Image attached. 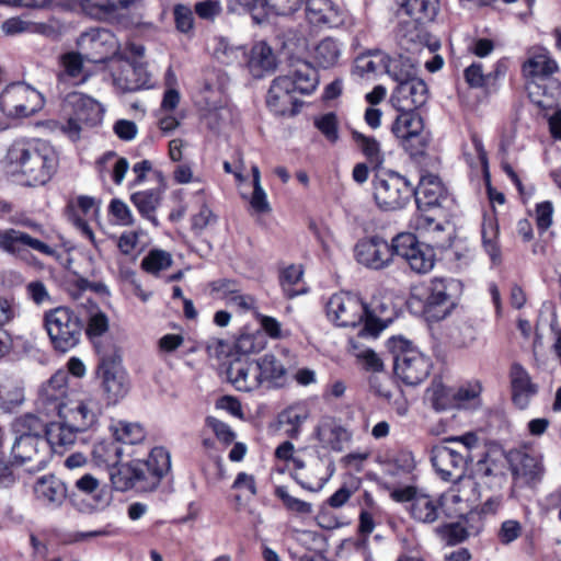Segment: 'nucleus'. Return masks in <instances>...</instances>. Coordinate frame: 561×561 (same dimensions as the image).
Masks as SVG:
<instances>
[{
    "instance_id": "f257e3e1",
    "label": "nucleus",
    "mask_w": 561,
    "mask_h": 561,
    "mask_svg": "<svg viewBox=\"0 0 561 561\" xmlns=\"http://www.w3.org/2000/svg\"><path fill=\"white\" fill-rule=\"evenodd\" d=\"M5 167L24 185H45L58 169V154L47 140L19 138L7 150Z\"/></svg>"
},
{
    "instance_id": "f03ea898",
    "label": "nucleus",
    "mask_w": 561,
    "mask_h": 561,
    "mask_svg": "<svg viewBox=\"0 0 561 561\" xmlns=\"http://www.w3.org/2000/svg\"><path fill=\"white\" fill-rule=\"evenodd\" d=\"M327 316L334 324L343 328H355L363 323L360 336L376 337L385 328L363 300L351 293L340 291L330 297L325 305Z\"/></svg>"
},
{
    "instance_id": "7ed1b4c3",
    "label": "nucleus",
    "mask_w": 561,
    "mask_h": 561,
    "mask_svg": "<svg viewBox=\"0 0 561 561\" xmlns=\"http://www.w3.org/2000/svg\"><path fill=\"white\" fill-rule=\"evenodd\" d=\"M387 347L393 356L394 374L405 385L416 386L430 375L431 359L403 336H392Z\"/></svg>"
},
{
    "instance_id": "20e7f679",
    "label": "nucleus",
    "mask_w": 561,
    "mask_h": 561,
    "mask_svg": "<svg viewBox=\"0 0 561 561\" xmlns=\"http://www.w3.org/2000/svg\"><path fill=\"white\" fill-rule=\"evenodd\" d=\"M62 112L67 116V122L61 126V130L69 139L77 141L84 128L101 123L104 110L91 96L80 92H71L67 94L62 102Z\"/></svg>"
},
{
    "instance_id": "39448f33",
    "label": "nucleus",
    "mask_w": 561,
    "mask_h": 561,
    "mask_svg": "<svg viewBox=\"0 0 561 561\" xmlns=\"http://www.w3.org/2000/svg\"><path fill=\"white\" fill-rule=\"evenodd\" d=\"M44 321L50 342L56 351L66 353L79 344L83 323L69 308L58 307L46 312Z\"/></svg>"
},
{
    "instance_id": "423d86ee",
    "label": "nucleus",
    "mask_w": 561,
    "mask_h": 561,
    "mask_svg": "<svg viewBox=\"0 0 561 561\" xmlns=\"http://www.w3.org/2000/svg\"><path fill=\"white\" fill-rule=\"evenodd\" d=\"M462 284L455 278L434 277L426 287L423 311L428 319H445L458 305Z\"/></svg>"
},
{
    "instance_id": "0eeeda50",
    "label": "nucleus",
    "mask_w": 561,
    "mask_h": 561,
    "mask_svg": "<svg viewBox=\"0 0 561 561\" xmlns=\"http://www.w3.org/2000/svg\"><path fill=\"white\" fill-rule=\"evenodd\" d=\"M373 185L375 202L383 210L402 209L413 196V185L394 171L377 174Z\"/></svg>"
},
{
    "instance_id": "6e6552de",
    "label": "nucleus",
    "mask_w": 561,
    "mask_h": 561,
    "mask_svg": "<svg viewBox=\"0 0 561 561\" xmlns=\"http://www.w3.org/2000/svg\"><path fill=\"white\" fill-rule=\"evenodd\" d=\"M43 106V95L22 82L7 85L0 94V110L8 117H28L42 110Z\"/></svg>"
},
{
    "instance_id": "1a4fd4ad",
    "label": "nucleus",
    "mask_w": 561,
    "mask_h": 561,
    "mask_svg": "<svg viewBox=\"0 0 561 561\" xmlns=\"http://www.w3.org/2000/svg\"><path fill=\"white\" fill-rule=\"evenodd\" d=\"M23 225L32 228L35 234L13 228L0 230V249L24 260L27 259L31 251L54 255L55 250L36 236L43 234L42 226L31 220L24 221Z\"/></svg>"
},
{
    "instance_id": "9d476101",
    "label": "nucleus",
    "mask_w": 561,
    "mask_h": 561,
    "mask_svg": "<svg viewBox=\"0 0 561 561\" xmlns=\"http://www.w3.org/2000/svg\"><path fill=\"white\" fill-rule=\"evenodd\" d=\"M393 249L396 255L403 259L410 268L417 274L428 273L434 267V249L420 242L413 233L402 232L397 234L393 238Z\"/></svg>"
},
{
    "instance_id": "9b49d317",
    "label": "nucleus",
    "mask_w": 561,
    "mask_h": 561,
    "mask_svg": "<svg viewBox=\"0 0 561 561\" xmlns=\"http://www.w3.org/2000/svg\"><path fill=\"white\" fill-rule=\"evenodd\" d=\"M101 412L102 407L95 396L78 393L68 399L58 416L60 420H66L75 428L84 432L96 423Z\"/></svg>"
},
{
    "instance_id": "f8f14e48",
    "label": "nucleus",
    "mask_w": 561,
    "mask_h": 561,
    "mask_svg": "<svg viewBox=\"0 0 561 561\" xmlns=\"http://www.w3.org/2000/svg\"><path fill=\"white\" fill-rule=\"evenodd\" d=\"M77 44L85 60L90 62H104L119 53L117 38L111 31L105 28H96L83 33Z\"/></svg>"
},
{
    "instance_id": "ddd939ff",
    "label": "nucleus",
    "mask_w": 561,
    "mask_h": 561,
    "mask_svg": "<svg viewBox=\"0 0 561 561\" xmlns=\"http://www.w3.org/2000/svg\"><path fill=\"white\" fill-rule=\"evenodd\" d=\"M12 457L19 465H31L33 470H42L49 460V446L46 439L37 434L22 433L12 446Z\"/></svg>"
},
{
    "instance_id": "4468645a",
    "label": "nucleus",
    "mask_w": 561,
    "mask_h": 561,
    "mask_svg": "<svg viewBox=\"0 0 561 561\" xmlns=\"http://www.w3.org/2000/svg\"><path fill=\"white\" fill-rule=\"evenodd\" d=\"M68 399V374L58 370L39 387L36 409L47 416L59 415Z\"/></svg>"
},
{
    "instance_id": "2eb2a0df",
    "label": "nucleus",
    "mask_w": 561,
    "mask_h": 561,
    "mask_svg": "<svg viewBox=\"0 0 561 561\" xmlns=\"http://www.w3.org/2000/svg\"><path fill=\"white\" fill-rule=\"evenodd\" d=\"M396 255L393 240L388 243L383 238L374 236L362 239L355 247L357 262L371 270L387 267Z\"/></svg>"
},
{
    "instance_id": "dca6fc26",
    "label": "nucleus",
    "mask_w": 561,
    "mask_h": 561,
    "mask_svg": "<svg viewBox=\"0 0 561 561\" xmlns=\"http://www.w3.org/2000/svg\"><path fill=\"white\" fill-rule=\"evenodd\" d=\"M465 451L446 444L432 448V463L443 480L461 478L468 465V455Z\"/></svg>"
},
{
    "instance_id": "f3484780",
    "label": "nucleus",
    "mask_w": 561,
    "mask_h": 561,
    "mask_svg": "<svg viewBox=\"0 0 561 561\" xmlns=\"http://www.w3.org/2000/svg\"><path fill=\"white\" fill-rule=\"evenodd\" d=\"M139 0H65L64 10L82 12L93 19L102 20L117 15L135 5Z\"/></svg>"
},
{
    "instance_id": "a211bd4d",
    "label": "nucleus",
    "mask_w": 561,
    "mask_h": 561,
    "mask_svg": "<svg viewBox=\"0 0 561 561\" xmlns=\"http://www.w3.org/2000/svg\"><path fill=\"white\" fill-rule=\"evenodd\" d=\"M150 476L151 472L144 460H133L113 471L111 481L117 491H127L133 488L140 491H152L158 485L150 484Z\"/></svg>"
},
{
    "instance_id": "6ab92c4d",
    "label": "nucleus",
    "mask_w": 561,
    "mask_h": 561,
    "mask_svg": "<svg viewBox=\"0 0 561 561\" xmlns=\"http://www.w3.org/2000/svg\"><path fill=\"white\" fill-rule=\"evenodd\" d=\"M294 83L290 76H279L273 80L266 103L267 106L277 115L294 116L297 114V98L294 90Z\"/></svg>"
},
{
    "instance_id": "aec40b11",
    "label": "nucleus",
    "mask_w": 561,
    "mask_h": 561,
    "mask_svg": "<svg viewBox=\"0 0 561 561\" xmlns=\"http://www.w3.org/2000/svg\"><path fill=\"white\" fill-rule=\"evenodd\" d=\"M75 486L87 495H92L90 501L72 500L76 508L84 514H92L106 510L112 503V494L105 489H100V481L92 474L85 473L79 478Z\"/></svg>"
},
{
    "instance_id": "412c9836",
    "label": "nucleus",
    "mask_w": 561,
    "mask_h": 561,
    "mask_svg": "<svg viewBox=\"0 0 561 561\" xmlns=\"http://www.w3.org/2000/svg\"><path fill=\"white\" fill-rule=\"evenodd\" d=\"M103 390L111 403L123 399L129 389L126 373L114 359L103 358L99 365Z\"/></svg>"
},
{
    "instance_id": "4be33fe9",
    "label": "nucleus",
    "mask_w": 561,
    "mask_h": 561,
    "mask_svg": "<svg viewBox=\"0 0 561 561\" xmlns=\"http://www.w3.org/2000/svg\"><path fill=\"white\" fill-rule=\"evenodd\" d=\"M527 55L523 64V75L530 83L536 84L537 81L545 80L559 70L558 62L545 47H533Z\"/></svg>"
},
{
    "instance_id": "5701e85b",
    "label": "nucleus",
    "mask_w": 561,
    "mask_h": 561,
    "mask_svg": "<svg viewBox=\"0 0 561 561\" xmlns=\"http://www.w3.org/2000/svg\"><path fill=\"white\" fill-rule=\"evenodd\" d=\"M427 100V85L417 77L398 84L391 94V102L397 110H416Z\"/></svg>"
},
{
    "instance_id": "b1692460",
    "label": "nucleus",
    "mask_w": 561,
    "mask_h": 561,
    "mask_svg": "<svg viewBox=\"0 0 561 561\" xmlns=\"http://www.w3.org/2000/svg\"><path fill=\"white\" fill-rule=\"evenodd\" d=\"M314 435L323 448L337 453L352 439V433L339 420L329 415L320 419Z\"/></svg>"
},
{
    "instance_id": "393cba45",
    "label": "nucleus",
    "mask_w": 561,
    "mask_h": 561,
    "mask_svg": "<svg viewBox=\"0 0 561 561\" xmlns=\"http://www.w3.org/2000/svg\"><path fill=\"white\" fill-rule=\"evenodd\" d=\"M228 76L220 69H206L201 80L196 96L197 106H215L225 102L224 89L228 83Z\"/></svg>"
},
{
    "instance_id": "a878e982",
    "label": "nucleus",
    "mask_w": 561,
    "mask_h": 561,
    "mask_svg": "<svg viewBox=\"0 0 561 561\" xmlns=\"http://www.w3.org/2000/svg\"><path fill=\"white\" fill-rule=\"evenodd\" d=\"M260 367L256 360L237 358L230 363L227 370L229 381L239 391H253L261 386Z\"/></svg>"
},
{
    "instance_id": "bb28decb",
    "label": "nucleus",
    "mask_w": 561,
    "mask_h": 561,
    "mask_svg": "<svg viewBox=\"0 0 561 561\" xmlns=\"http://www.w3.org/2000/svg\"><path fill=\"white\" fill-rule=\"evenodd\" d=\"M510 462L513 474L526 484L539 482L545 473L541 456L516 450L511 453Z\"/></svg>"
},
{
    "instance_id": "cd10ccee",
    "label": "nucleus",
    "mask_w": 561,
    "mask_h": 561,
    "mask_svg": "<svg viewBox=\"0 0 561 561\" xmlns=\"http://www.w3.org/2000/svg\"><path fill=\"white\" fill-rule=\"evenodd\" d=\"M413 196L417 208L426 210L439 206L446 198V193L437 175L425 174L421 176L417 187H413Z\"/></svg>"
},
{
    "instance_id": "c85d7f7f",
    "label": "nucleus",
    "mask_w": 561,
    "mask_h": 561,
    "mask_svg": "<svg viewBox=\"0 0 561 561\" xmlns=\"http://www.w3.org/2000/svg\"><path fill=\"white\" fill-rule=\"evenodd\" d=\"M510 377L513 402L523 410L528 407L530 399L537 393V385L531 381L527 370L518 363L512 365Z\"/></svg>"
},
{
    "instance_id": "c756f323",
    "label": "nucleus",
    "mask_w": 561,
    "mask_h": 561,
    "mask_svg": "<svg viewBox=\"0 0 561 561\" xmlns=\"http://www.w3.org/2000/svg\"><path fill=\"white\" fill-rule=\"evenodd\" d=\"M422 25L423 24L414 22L412 19L400 22L398 28V37L400 45L407 50L416 49L423 46H428L431 51H434L438 48L439 44L437 42L433 44L430 43L428 34Z\"/></svg>"
},
{
    "instance_id": "7c9ffc66",
    "label": "nucleus",
    "mask_w": 561,
    "mask_h": 561,
    "mask_svg": "<svg viewBox=\"0 0 561 561\" xmlns=\"http://www.w3.org/2000/svg\"><path fill=\"white\" fill-rule=\"evenodd\" d=\"M36 499L46 505L59 507L67 497L65 483L53 474L37 479L34 484Z\"/></svg>"
},
{
    "instance_id": "2f4dec72",
    "label": "nucleus",
    "mask_w": 561,
    "mask_h": 561,
    "mask_svg": "<svg viewBox=\"0 0 561 561\" xmlns=\"http://www.w3.org/2000/svg\"><path fill=\"white\" fill-rule=\"evenodd\" d=\"M306 18L318 26H336L342 23L339 8L330 0H307Z\"/></svg>"
},
{
    "instance_id": "473e14b6",
    "label": "nucleus",
    "mask_w": 561,
    "mask_h": 561,
    "mask_svg": "<svg viewBox=\"0 0 561 561\" xmlns=\"http://www.w3.org/2000/svg\"><path fill=\"white\" fill-rule=\"evenodd\" d=\"M80 432L82 431L68 424L66 420L49 423L44 437L49 446V454L51 450L61 453L62 448L71 446L77 439V434Z\"/></svg>"
},
{
    "instance_id": "72a5a7b5",
    "label": "nucleus",
    "mask_w": 561,
    "mask_h": 561,
    "mask_svg": "<svg viewBox=\"0 0 561 561\" xmlns=\"http://www.w3.org/2000/svg\"><path fill=\"white\" fill-rule=\"evenodd\" d=\"M248 67L255 78H262L265 73L272 72L276 68L273 49L265 42L256 43L250 51Z\"/></svg>"
},
{
    "instance_id": "f704fd0d",
    "label": "nucleus",
    "mask_w": 561,
    "mask_h": 561,
    "mask_svg": "<svg viewBox=\"0 0 561 561\" xmlns=\"http://www.w3.org/2000/svg\"><path fill=\"white\" fill-rule=\"evenodd\" d=\"M260 367L261 386L266 382L268 387H283L287 381L286 367L273 354H265L256 360Z\"/></svg>"
},
{
    "instance_id": "c9c22d12",
    "label": "nucleus",
    "mask_w": 561,
    "mask_h": 561,
    "mask_svg": "<svg viewBox=\"0 0 561 561\" xmlns=\"http://www.w3.org/2000/svg\"><path fill=\"white\" fill-rule=\"evenodd\" d=\"M442 505L440 497L421 493L411 503L410 513L415 520L432 524L438 519Z\"/></svg>"
},
{
    "instance_id": "e433bc0d",
    "label": "nucleus",
    "mask_w": 561,
    "mask_h": 561,
    "mask_svg": "<svg viewBox=\"0 0 561 561\" xmlns=\"http://www.w3.org/2000/svg\"><path fill=\"white\" fill-rule=\"evenodd\" d=\"M123 91H137L149 82V75L144 64L128 61L124 64L122 75L115 78Z\"/></svg>"
},
{
    "instance_id": "4c0bfd02",
    "label": "nucleus",
    "mask_w": 561,
    "mask_h": 561,
    "mask_svg": "<svg viewBox=\"0 0 561 561\" xmlns=\"http://www.w3.org/2000/svg\"><path fill=\"white\" fill-rule=\"evenodd\" d=\"M130 201L138 213L149 220L154 227L159 226L156 210L161 202V192L157 188L136 192L130 195Z\"/></svg>"
},
{
    "instance_id": "58836bf2",
    "label": "nucleus",
    "mask_w": 561,
    "mask_h": 561,
    "mask_svg": "<svg viewBox=\"0 0 561 561\" xmlns=\"http://www.w3.org/2000/svg\"><path fill=\"white\" fill-rule=\"evenodd\" d=\"M388 55L374 50L358 56L353 66V73L360 78L375 76L381 71L386 72Z\"/></svg>"
},
{
    "instance_id": "ea45409f",
    "label": "nucleus",
    "mask_w": 561,
    "mask_h": 561,
    "mask_svg": "<svg viewBox=\"0 0 561 561\" xmlns=\"http://www.w3.org/2000/svg\"><path fill=\"white\" fill-rule=\"evenodd\" d=\"M403 10L414 22L427 24L436 18L439 0H407Z\"/></svg>"
},
{
    "instance_id": "a19ab883",
    "label": "nucleus",
    "mask_w": 561,
    "mask_h": 561,
    "mask_svg": "<svg viewBox=\"0 0 561 561\" xmlns=\"http://www.w3.org/2000/svg\"><path fill=\"white\" fill-rule=\"evenodd\" d=\"M289 76L291 77V82L294 83L293 88L296 93L310 94L316 90L319 83L317 70L306 61L298 62L293 73Z\"/></svg>"
},
{
    "instance_id": "79ce46f5",
    "label": "nucleus",
    "mask_w": 561,
    "mask_h": 561,
    "mask_svg": "<svg viewBox=\"0 0 561 561\" xmlns=\"http://www.w3.org/2000/svg\"><path fill=\"white\" fill-rule=\"evenodd\" d=\"M400 114L392 124L391 130L400 140L413 133L423 131V119L415 110H398Z\"/></svg>"
},
{
    "instance_id": "37998d69",
    "label": "nucleus",
    "mask_w": 561,
    "mask_h": 561,
    "mask_svg": "<svg viewBox=\"0 0 561 561\" xmlns=\"http://www.w3.org/2000/svg\"><path fill=\"white\" fill-rule=\"evenodd\" d=\"M24 401V389L18 380L0 378V408L10 412Z\"/></svg>"
},
{
    "instance_id": "c03bdc74",
    "label": "nucleus",
    "mask_w": 561,
    "mask_h": 561,
    "mask_svg": "<svg viewBox=\"0 0 561 561\" xmlns=\"http://www.w3.org/2000/svg\"><path fill=\"white\" fill-rule=\"evenodd\" d=\"M148 465L151 472L149 480L151 485H159L162 477L169 472L171 468V457L163 447H156L151 450L148 459L144 460Z\"/></svg>"
},
{
    "instance_id": "a18cd8bd",
    "label": "nucleus",
    "mask_w": 561,
    "mask_h": 561,
    "mask_svg": "<svg viewBox=\"0 0 561 561\" xmlns=\"http://www.w3.org/2000/svg\"><path fill=\"white\" fill-rule=\"evenodd\" d=\"M341 49L337 42L331 37L320 41L313 49V60L322 68L333 67L340 57Z\"/></svg>"
},
{
    "instance_id": "49530a36",
    "label": "nucleus",
    "mask_w": 561,
    "mask_h": 561,
    "mask_svg": "<svg viewBox=\"0 0 561 561\" xmlns=\"http://www.w3.org/2000/svg\"><path fill=\"white\" fill-rule=\"evenodd\" d=\"M386 72L397 81L398 84L416 77L413 62L410 58L403 56H399L397 58H390L388 56Z\"/></svg>"
},
{
    "instance_id": "de8ad7c7",
    "label": "nucleus",
    "mask_w": 561,
    "mask_h": 561,
    "mask_svg": "<svg viewBox=\"0 0 561 561\" xmlns=\"http://www.w3.org/2000/svg\"><path fill=\"white\" fill-rule=\"evenodd\" d=\"M199 111L207 127L215 131L227 125L231 119V112L225 102L215 106H199Z\"/></svg>"
},
{
    "instance_id": "09e8293b",
    "label": "nucleus",
    "mask_w": 561,
    "mask_h": 561,
    "mask_svg": "<svg viewBox=\"0 0 561 561\" xmlns=\"http://www.w3.org/2000/svg\"><path fill=\"white\" fill-rule=\"evenodd\" d=\"M323 467V462L319 460L312 468L310 469V472L308 473H300L298 471H295L291 477L296 480L298 484H300L304 489L311 491V492H318L322 490L324 484L328 481V477L320 476L319 472L321 471Z\"/></svg>"
},
{
    "instance_id": "8fccbe9b",
    "label": "nucleus",
    "mask_w": 561,
    "mask_h": 561,
    "mask_svg": "<svg viewBox=\"0 0 561 561\" xmlns=\"http://www.w3.org/2000/svg\"><path fill=\"white\" fill-rule=\"evenodd\" d=\"M495 467L494 463L489 462L486 459L479 460L474 469V477L479 480L478 484L482 483L490 488H500L505 481V476L502 472H496Z\"/></svg>"
},
{
    "instance_id": "3c124183",
    "label": "nucleus",
    "mask_w": 561,
    "mask_h": 561,
    "mask_svg": "<svg viewBox=\"0 0 561 561\" xmlns=\"http://www.w3.org/2000/svg\"><path fill=\"white\" fill-rule=\"evenodd\" d=\"M307 414L297 409L290 408L283 411L278 416V423L285 434L291 438H297L301 425L306 422Z\"/></svg>"
},
{
    "instance_id": "603ef678",
    "label": "nucleus",
    "mask_w": 561,
    "mask_h": 561,
    "mask_svg": "<svg viewBox=\"0 0 561 561\" xmlns=\"http://www.w3.org/2000/svg\"><path fill=\"white\" fill-rule=\"evenodd\" d=\"M112 431L115 440L122 442L124 444H137L145 438V432L142 427L136 423L119 421L112 426Z\"/></svg>"
},
{
    "instance_id": "864d4df0",
    "label": "nucleus",
    "mask_w": 561,
    "mask_h": 561,
    "mask_svg": "<svg viewBox=\"0 0 561 561\" xmlns=\"http://www.w3.org/2000/svg\"><path fill=\"white\" fill-rule=\"evenodd\" d=\"M415 468L414 456L409 450L396 453L387 462V472L390 476H402L411 473Z\"/></svg>"
},
{
    "instance_id": "5fc2aeb1",
    "label": "nucleus",
    "mask_w": 561,
    "mask_h": 561,
    "mask_svg": "<svg viewBox=\"0 0 561 561\" xmlns=\"http://www.w3.org/2000/svg\"><path fill=\"white\" fill-rule=\"evenodd\" d=\"M353 139L370 163L380 165L383 162L380 145L375 138L365 136L358 131H353Z\"/></svg>"
},
{
    "instance_id": "6e6d98bb",
    "label": "nucleus",
    "mask_w": 561,
    "mask_h": 561,
    "mask_svg": "<svg viewBox=\"0 0 561 561\" xmlns=\"http://www.w3.org/2000/svg\"><path fill=\"white\" fill-rule=\"evenodd\" d=\"M172 264V256L163 250H151L142 260V268L153 275H158L161 271L169 268Z\"/></svg>"
},
{
    "instance_id": "4d7b16f0",
    "label": "nucleus",
    "mask_w": 561,
    "mask_h": 561,
    "mask_svg": "<svg viewBox=\"0 0 561 561\" xmlns=\"http://www.w3.org/2000/svg\"><path fill=\"white\" fill-rule=\"evenodd\" d=\"M240 55H243L241 47L232 45L225 37L216 39L214 56L219 62L227 66L232 65L239 60Z\"/></svg>"
},
{
    "instance_id": "13d9d810",
    "label": "nucleus",
    "mask_w": 561,
    "mask_h": 561,
    "mask_svg": "<svg viewBox=\"0 0 561 561\" xmlns=\"http://www.w3.org/2000/svg\"><path fill=\"white\" fill-rule=\"evenodd\" d=\"M304 272L299 265H290L286 267L280 276V286L288 298H293L301 293V289H295L294 286L301 282Z\"/></svg>"
},
{
    "instance_id": "bf43d9fd",
    "label": "nucleus",
    "mask_w": 561,
    "mask_h": 561,
    "mask_svg": "<svg viewBox=\"0 0 561 561\" xmlns=\"http://www.w3.org/2000/svg\"><path fill=\"white\" fill-rule=\"evenodd\" d=\"M275 495L282 500L284 506L290 512L301 515H307L312 512V506L310 503L291 496L287 488L284 485L276 486Z\"/></svg>"
},
{
    "instance_id": "052dcab7",
    "label": "nucleus",
    "mask_w": 561,
    "mask_h": 561,
    "mask_svg": "<svg viewBox=\"0 0 561 561\" xmlns=\"http://www.w3.org/2000/svg\"><path fill=\"white\" fill-rule=\"evenodd\" d=\"M314 126L321 134L331 142H336L339 139V124L337 117L334 113H327L314 118Z\"/></svg>"
},
{
    "instance_id": "680f3d73",
    "label": "nucleus",
    "mask_w": 561,
    "mask_h": 561,
    "mask_svg": "<svg viewBox=\"0 0 561 561\" xmlns=\"http://www.w3.org/2000/svg\"><path fill=\"white\" fill-rule=\"evenodd\" d=\"M110 214L115 218L117 225L128 227L135 222L134 215L128 205L121 199H112L108 206Z\"/></svg>"
},
{
    "instance_id": "e2e57ef3",
    "label": "nucleus",
    "mask_w": 561,
    "mask_h": 561,
    "mask_svg": "<svg viewBox=\"0 0 561 561\" xmlns=\"http://www.w3.org/2000/svg\"><path fill=\"white\" fill-rule=\"evenodd\" d=\"M496 236V225L492 220L484 222L482 227V240L484 249L491 256L492 261H496L500 256V251L495 242Z\"/></svg>"
},
{
    "instance_id": "0e129e2a",
    "label": "nucleus",
    "mask_w": 561,
    "mask_h": 561,
    "mask_svg": "<svg viewBox=\"0 0 561 561\" xmlns=\"http://www.w3.org/2000/svg\"><path fill=\"white\" fill-rule=\"evenodd\" d=\"M456 483L454 486L458 489L459 493L462 495V499L466 501V504L474 503L479 499V493L477 490L478 482L472 477H465L454 479Z\"/></svg>"
},
{
    "instance_id": "69168bd1",
    "label": "nucleus",
    "mask_w": 561,
    "mask_h": 561,
    "mask_svg": "<svg viewBox=\"0 0 561 561\" xmlns=\"http://www.w3.org/2000/svg\"><path fill=\"white\" fill-rule=\"evenodd\" d=\"M108 330V319L104 312L96 309L88 320L85 333L89 337L101 336Z\"/></svg>"
},
{
    "instance_id": "338daca9",
    "label": "nucleus",
    "mask_w": 561,
    "mask_h": 561,
    "mask_svg": "<svg viewBox=\"0 0 561 561\" xmlns=\"http://www.w3.org/2000/svg\"><path fill=\"white\" fill-rule=\"evenodd\" d=\"M49 423H44L38 416L26 414L15 423L19 432L27 434L41 435L42 432L46 434V427Z\"/></svg>"
},
{
    "instance_id": "774afa93",
    "label": "nucleus",
    "mask_w": 561,
    "mask_h": 561,
    "mask_svg": "<svg viewBox=\"0 0 561 561\" xmlns=\"http://www.w3.org/2000/svg\"><path fill=\"white\" fill-rule=\"evenodd\" d=\"M428 144L427 137L423 131L413 133L411 136L401 139L402 147L412 156H421L424 153Z\"/></svg>"
}]
</instances>
